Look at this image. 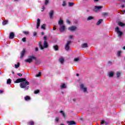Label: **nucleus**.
I'll use <instances>...</instances> for the list:
<instances>
[{"label": "nucleus", "mask_w": 125, "mask_h": 125, "mask_svg": "<svg viewBox=\"0 0 125 125\" xmlns=\"http://www.w3.org/2000/svg\"><path fill=\"white\" fill-rule=\"evenodd\" d=\"M15 83H21L20 84V87L21 88H24L25 90H27L29 89V82H26V79L25 78H20L17 79L16 81H15Z\"/></svg>", "instance_id": "1"}, {"label": "nucleus", "mask_w": 125, "mask_h": 125, "mask_svg": "<svg viewBox=\"0 0 125 125\" xmlns=\"http://www.w3.org/2000/svg\"><path fill=\"white\" fill-rule=\"evenodd\" d=\"M43 40H44V43H43V46H42V43H39V46L41 49H43V48H47L48 47V44L46 42V40H47V37L46 36H44L43 37Z\"/></svg>", "instance_id": "2"}, {"label": "nucleus", "mask_w": 125, "mask_h": 125, "mask_svg": "<svg viewBox=\"0 0 125 125\" xmlns=\"http://www.w3.org/2000/svg\"><path fill=\"white\" fill-rule=\"evenodd\" d=\"M59 25H60V32H64L66 30V26L64 25L62 20L61 18L60 19V21L58 22Z\"/></svg>", "instance_id": "3"}, {"label": "nucleus", "mask_w": 125, "mask_h": 125, "mask_svg": "<svg viewBox=\"0 0 125 125\" xmlns=\"http://www.w3.org/2000/svg\"><path fill=\"white\" fill-rule=\"evenodd\" d=\"M80 89L84 93H88V92L87 91V87L85 86V85H84V84L82 83L80 84Z\"/></svg>", "instance_id": "4"}, {"label": "nucleus", "mask_w": 125, "mask_h": 125, "mask_svg": "<svg viewBox=\"0 0 125 125\" xmlns=\"http://www.w3.org/2000/svg\"><path fill=\"white\" fill-rule=\"evenodd\" d=\"M115 32H117V34L118 35V37L120 38H121V37H122L123 35V32L120 31V28H119L118 27L115 28Z\"/></svg>", "instance_id": "5"}, {"label": "nucleus", "mask_w": 125, "mask_h": 125, "mask_svg": "<svg viewBox=\"0 0 125 125\" xmlns=\"http://www.w3.org/2000/svg\"><path fill=\"white\" fill-rule=\"evenodd\" d=\"M34 59H36V58L34 56H31L29 59L25 60V62L26 63H31Z\"/></svg>", "instance_id": "6"}, {"label": "nucleus", "mask_w": 125, "mask_h": 125, "mask_svg": "<svg viewBox=\"0 0 125 125\" xmlns=\"http://www.w3.org/2000/svg\"><path fill=\"white\" fill-rule=\"evenodd\" d=\"M103 7L102 6H95L93 10L95 12H98Z\"/></svg>", "instance_id": "7"}, {"label": "nucleus", "mask_w": 125, "mask_h": 125, "mask_svg": "<svg viewBox=\"0 0 125 125\" xmlns=\"http://www.w3.org/2000/svg\"><path fill=\"white\" fill-rule=\"evenodd\" d=\"M77 29L78 27L75 26H71L68 27L69 31H70L71 32H75V31H77Z\"/></svg>", "instance_id": "8"}, {"label": "nucleus", "mask_w": 125, "mask_h": 125, "mask_svg": "<svg viewBox=\"0 0 125 125\" xmlns=\"http://www.w3.org/2000/svg\"><path fill=\"white\" fill-rule=\"evenodd\" d=\"M71 42H72L71 41H68L66 44L65 45V50H69V49H70V44L71 43Z\"/></svg>", "instance_id": "9"}, {"label": "nucleus", "mask_w": 125, "mask_h": 125, "mask_svg": "<svg viewBox=\"0 0 125 125\" xmlns=\"http://www.w3.org/2000/svg\"><path fill=\"white\" fill-rule=\"evenodd\" d=\"M54 13V11H53V10H51L49 13V16H50V19H53V14Z\"/></svg>", "instance_id": "10"}, {"label": "nucleus", "mask_w": 125, "mask_h": 125, "mask_svg": "<svg viewBox=\"0 0 125 125\" xmlns=\"http://www.w3.org/2000/svg\"><path fill=\"white\" fill-rule=\"evenodd\" d=\"M25 52H26V51L25 49H23L21 53L20 58H23V57L25 55Z\"/></svg>", "instance_id": "11"}, {"label": "nucleus", "mask_w": 125, "mask_h": 125, "mask_svg": "<svg viewBox=\"0 0 125 125\" xmlns=\"http://www.w3.org/2000/svg\"><path fill=\"white\" fill-rule=\"evenodd\" d=\"M15 36V35L14 34V33L13 32H11L10 33V36H9V39H11V40H12V39L14 38V36Z\"/></svg>", "instance_id": "12"}, {"label": "nucleus", "mask_w": 125, "mask_h": 125, "mask_svg": "<svg viewBox=\"0 0 125 125\" xmlns=\"http://www.w3.org/2000/svg\"><path fill=\"white\" fill-rule=\"evenodd\" d=\"M82 47L83 48H85L86 47H88V44H87V43H84L82 44Z\"/></svg>", "instance_id": "13"}, {"label": "nucleus", "mask_w": 125, "mask_h": 125, "mask_svg": "<svg viewBox=\"0 0 125 125\" xmlns=\"http://www.w3.org/2000/svg\"><path fill=\"white\" fill-rule=\"evenodd\" d=\"M114 72H113V71H110V72H108V76L110 78H112V77L114 76Z\"/></svg>", "instance_id": "14"}, {"label": "nucleus", "mask_w": 125, "mask_h": 125, "mask_svg": "<svg viewBox=\"0 0 125 125\" xmlns=\"http://www.w3.org/2000/svg\"><path fill=\"white\" fill-rule=\"evenodd\" d=\"M40 25H41V20L39 19H38L37 20V29H39V27H40Z\"/></svg>", "instance_id": "15"}, {"label": "nucleus", "mask_w": 125, "mask_h": 125, "mask_svg": "<svg viewBox=\"0 0 125 125\" xmlns=\"http://www.w3.org/2000/svg\"><path fill=\"white\" fill-rule=\"evenodd\" d=\"M64 58H63L62 57H61L59 59V62H60L61 64H63V63H64Z\"/></svg>", "instance_id": "16"}, {"label": "nucleus", "mask_w": 125, "mask_h": 125, "mask_svg": "<svg viewBox=\"0 0 125 125\" xmlns=\"http://www.w3.org/2000/svg\"><path fill=\"white\" fill-rule=\"evenodd\" d=\"M67 123L68 125H76V122L74 121H67Z\"/></svg>", "instance_id": "17"}, {"label": "nucleus", "mask_w": 125, "mask_h": 125, "mask_svg": "<svg viewBox=\"0 0 125 125\" xmlns=\"http://www.w3.org/2000/svg\"><path fill=\"white\" fill-rule=\"evenodd\" d=\"M24 100H25V101H29V100H31V97L29 96H26L24 97Z\"/></svg>", "instance_id": "18"}, {"label": "nucleus", "mask_w": 125, "mask_h": 125, "mask_svg": "<svg viewBox=\"0 0 125 125\" xmlns=\"http://www.w3.org/2000/svg\"><path fill=\"white\" fill-rule=\"evenodd\" d=\"M118 25L119 26H120L121 27H123V26H125L124 23L121 21L118 22Z\"/></svg>", "instance_id": "19"}, {"label": "nucleus", "mask_w": 125, "mask_h": 125, "mask_svg": "<svg viewBox=\"0 0 125 125\" xmlns=\"http://www.w3.org/2000/svg\"><path fill=\"white\" fill-rule=\"evenodd\" d=\"M103 21V20L101 19L97 23V25H100V24H101V23H102V21Z\"/></svg>", "instance_id": "20"}, {"label": "nucleus", "mask_w": 125, "mask_h": 125, "mask_svg": "<svg viewBox=\"0 0 125 125\" xmlns=\"http://www.w3.org/2000/svg\"><path fill=\"white\" fill-rule=\"evenodd\" d=\"M20 66V63L19 62H18L17 64H15V67L16 69H18Z\"/></svg>", "instance_id": "21"}, {"label": "nucleus", "mask_w": 125, "mask_h": 125, "mask_svg": "<svg viewBox=\"0 0 125 125\" xmlns=\"http://www.w3.org/2000/svg\"><path fill=\"white\" fill-rule=\"evenodd\" d=\"M61 88H66V85L65 83H62L61 85Z\"/></svg>", "instance_id": "22"}, {"label": "nucleus", "mask_w": 125, "mask_h": 125, "mask_svg": "<svg viewBox=\"0 0 125 125\" xmlns=\"http://www.w3.org/2000/svg\"><path fill=\"white\" fill-rule=\"evenodd\" d=\"M92 19H94V18L93 17H92V16H89L87 18V20L88 21H89V20H92Z\"/></svg>", "instance_id": "23"}, {"label": "nucleus", "mask_w": 125, "mask_h": 125, "mask_svg": "<svg viewBox=\"0 0 125 125\" xmlns=\"http://www.w3.org/2000/svg\"><path fill=\"white\" fill-rule=\"evenodd\" d=\"M10 83H11V79H8L7 80V84H10Z\"/></svg>", "instance_id": "24"}, {"label": "nucleus", "mask_w": 125, "mask_h": 125, "mask_svg": "<svg viewBox=\"0 0 125 125\" xmlns=\"http://www.w3.org/2000/svg\"><path fill=\"white\" fill-rule=\"evenodd\" d=\"M60 113H61V114L62 115V116L63 117V118H65V117H66V115H65V113H64L63 111H60Z\"/></svg>", "instance_id": "25"}, {"label": "nucleus", "mask_w": 125, "mask_h": 125, "mask_svg": "<svg viewBox=\"0 0 125 125\" xmlns=\"http://www.w3.org/2000/svg\"><path fill=\"white\" fill-rule=\"evenodd\" d=\"M116 75L117 78H120V77H121V72L118 71L116 73Z\"/></svg>", "instance_id": "26"}, {"label": "nucleus", "mask_w": 125, "mask_h": 125, "mask_svg": "<svg viewBox=\"0 0 125 125\" xmlns=\"http://www.w3.org/2000/svg\"><path fill=\"white\" fill-rule=\"evenodd\" d=\"M45 24H43L41 26V29H42L43 30H45Z\"/></svg>", "instance_id": "27"}, {"label": "nucleus", "mask_w": 125, "mask_h": 125, "mask_svg": "<svg viewBox=\"0 0 125 125\" xmlns=\"http://www.w3.org/2000/svg\"><path fill=\"white\" fill-rule=\"evenodd\" d=\"M74 4H75L73 2H69L68 3V5H69V6H73V5H74Z\"/></svg>", "instance_id": "28"}, {"label": "nucleus", "mask_w": 125, "mask_h": 125, "mask_svg": "<svg viewBox=\"0 0 125 125\" xmlns=\"http://www.w3.org/2000/svg\"><path fill=\"white\" fill-rule=\"evenodd\" d=\"M54 48L55 50H58V46L54 45Z\"/></svg>", "instance_id": "29"}, {"label": "nucleus", "mask_w": 125, "mask_h": 125, "mask_svg": "<svg viewBox=\"0 0 125 125\" xmlns=\"http://www.w3.org/2000/svg\"><path fill=\"white\" fill-rule=\"evenodd\" d=\"M121 53H122V51H118L117 52V55L118 56H121Z\"/></svg>", "instance_id": "30"}, {"label": "nucleus", "mask_w": 125, "mask_h": 125, "mask_svg": "<svg viewBox=\"0 0 125 125\" xmlns=\"http://www.w3.org/2000/svg\"><path fill=\"white\" fill-rule=\"evenodd\" d=\"M41 75H42V74L41 73V72H39L38 74L36 75V77L37 78H39V77H41Z\"/></svg>", "instance_id": "31"}, {"label": "nucleus", "mask_w": 125, "mask_h": 125, "mask_svg": "<svg viewBox=\"0 0 125 125\" xmlns=\"http://www.w3.org/2000/svg\"><path fill=\"white\" fill-rule=\"evenodd\" d=\"M7 24V21H5L2 22V25H6Z\"/></svg>", "instance_id": "32"}, {"label": "nucleus", "mask_w": 125, "mask_h": 125, "mask_svg": "<svg viewBox=\"0 0 125 125\" xmlns=\"http://www.w3.org/2000/svg\"><path fill=\"white\" fill-rule=\"evenodd\" d=\"M79 60H80V59L79 58H75L74 60L75 62H78V61H79Z\"/></svg>", "instance_id": "33"}, {"label": "nucleus", "mask_w": 125, "mask_h": 125, "mask_svg": "<svg viewBox=\"0 0 125 125\" xmlns=\"http://www.w3.org/2000/svg\"><path fill=\"white\" fill-rule=\"evenodd\" d=\"M69 39H70V40H72V39H74V35L69 36Z\"/></svg>", "instance_id": "34"}, {"label": "nucleus", "mask_w": 125, "mask_h": 125, "mask_svg": "<svg viewBox=\"0 0 125 125\" xmlns=\"http://www.w3.org/2000/svg\"><path fill=\"white\" fill-rule=\"evenodd\" d=\"M104 124H105L106 125V122H105L104 120H102L101 122V125H104Z\"/></svg>", "instance_id": "35"}, {"label": "nucleus", "mask_w": 125, "mask_h": 125, "mask_svg": "<svg viewBox=\"0 0 125 125\" xmlns=\"http://www.w3.org/2000/svg\"><path fill=\"white\" fill-rule=\"evenodd\" d=\"M39 92H40V90H36V91H34V93L35 94H37L39 93Z\"/></svg>", "instance_id": "36"}, {"label": "nucleus", "mask_w": 125, "mask_h": 125, "mask_svg": "<svg viewBox=\"0 0 125 125\" xmlns=\"http://www.w3.org/2000/svg\"><path fill=\"white\" fill-rule=\"evenodd\" d=\"M55 121L56 122H57V123H58V122L59 121V118L58 117H56Z\"/></svg>", "instance_id": "37"}, {"label": "nucleus", "mask_w": 125, "mask_h": 125, "mask_svg": "<svg viewBox=\"0 0 125 125\" xmlns=\"http://www.w3.org/2000/svg\"><path fill=\"white\" fill-rule=\"evenodd\" d=\"M66 5V1H63L62 2V6H65Z\"/></svg>", "instance_id": "38"}, {"label": "nucleus", "mask_w": 125, "mask_h": 125, "mask_svg": "<svg viewBox=\"0 0 125 125\" xmlns=\"http://www.w3.org/2000/svg\"><path fill=\"white\" fill-rule=\"evenodd\" d=\"M30 125H34V123L33 121H30L29 122Z\"/></svg>", "instance_id": "39"}, {"label": "nucleus", "mask_w": 125, "mask_h": 125, "mask_svg": "<svg viewBox=\"0 0 125 125\" xmlns=\"http://www.w3.org/2000/svg\"><path fill=\"white\" fill-rule=\"evenodd\" d=\"M49 1L48 0H45V4L46 5V4H47V3H48Z\"/></svg>", "instance_id": "40"}, {"label": "nucleus", "mask_w": 125, "mask_h": 125, "mask_svg": "<svg viewBox=\"0 0 125 125\" xmlns=\"http://www.w3.org/2000/svg\"><path fill=\"white\" fill-rule=\"evenodd\" d=\"M23 34H24L25 35H28L29 34V32H26V31H24L23 32Z\"/></svg>", "instance_id": "41"}, {"label": "nucleus", "mask_w": 125, "mask_h": 125, "mask_svg": "<svg viewBox=\"0 0 125 125\" xmlns=\"http://www.w3.org/2000/svg\"><path fill=\"white\" fill-rule=\"evenodd\" d=\"M22 41L24 42H26V38H22Z\"/></svg>", "instance_id": "42"}, {"label": "nucleus", "mask_w": 125, "mask_h": 125, "mask_svg": "<svg viewBox=\"0 0 125 125\" xmlns=\"http://www.w3.org/2000/svg\"><path fill=\"white\" fill-rule=\"evenodd\" d=\"M33 36L35 37V36H37V32H35L33 33Z\"/></svg>", "instance_id": "43"}, {"label": "nucleus", "mask_w": 125, "mask_h": 125, "mask_svg": "<svg viewBox=\"0 0 125 125\" xmlns=\"http://www.w3.org/2000/svg\"><path fill=\"white\" fill-rule=\"evenodd\" d=\"M3 90H0V94H1V93H3Z\"/></svg>", "instance_id": "44"}, {"label": "nucleus", "mask_w": 125, "mask_h": 125, "mask_svg": "<svg viewBox=\"0 0 125 125\" xmlns=\"http://www.w3.org/2000/svg\"><path fill=\"white\" fill-rule=\"evenodd\" d=\"M53 30V31H55V30H56V27H55V25L54 26Z\"/></svg>", "instance_id": "45"}, {"label": "nucleus", "mask_w": 125, "mask_h": 125, "mask_svg": "<svg viewBox=\"0 0 125 125\" xmlns=\"http://www.w3.org/2000/svg\"><path fill=\"white\" fill-rule=\"evenodd\" d=\"M66 22L67 23V24H70V23H71V22H70V21H69V20H67V21H66Z\"/></svg>", "instance_id": "46"}, {"label": "nucleus", "mask_w": 125, "mask_h": 125, "mask_svg": "<svg viewBox=\"0 0 125 125\" xmlns=\"http://www.w3.org/2000/svg\"><path fill=\"white\" fill-rule=\"evenodd\" d=\"M18 76H19V77H22V74L21 73H19L18 74Z\"/></svg>", "instance_id": "47"}, {"label": "nucleus", "mask_w": 125, "mask_h": 125, "mask_svg": "<svg viewBox=\"0 0 125 125\" xmlns=\"http://www.w3.org/2000/svg\"><path fill=\"white\" fill-rule=\"evenodd\" d=\"M35 50H36V51H38V50H39V48L38 47H36L35 48Z\"/></svg>", "instance_id": "48"}, {"label": "nucleus", "mask_w": 125, "mask_h": 125, "mask_svg": "<svg viewBox=\"0 0 125 125\" xmlns=\"http://www.w3.org/2000/svg\"><path fill=\"white\" fill-rule=\"evenodd\" d=\"M72 100H73V101L74 102H75V101H77V99H73Z\"/></svg>", "instance_id": "49"}, {"label": "nucleus", "mask_w": 125, "mask_h": 125, "mask_svg": "<svg viewBox=\"0 0 125 125\" xmlns=\"http://www.w3.org/2000/svg\"><path fill=\"white\" fill-rule=\"evenodd\" d=\"M42 11H43V10H44V6H42Z\"/></svg>", "instance_id": "50"}, {"label": "nucleus", "mask_w": 125, "mask_h": 125, "mask_svg": "<svg viewBox=\"0 0 125 125\" xmlns=\"http://www.w3.org/2000/svg\"><path fill=\"white\" fill-rule=\"evenodd\" d=\"M41 34H42V35H44V32H42V33H41Z\"/></svg>", "instance_id": "51"}, {"label": "nucleus", "mask_w": 125, "mask_h": 125, "mask_svg": "<svg viewBox=\"0 0 125 125\" xmlns=\"http://www.w3.org/2000/svg\"><path fill=\"white\" fill-rule=\"evenodd\" d=\"M79 74H76V76H77V77H79Z\"/></svg>", "instance_id": "52"}, {"label": "nucleus", "mask_w": 125, "mask_h": 125, "mask_svg": "<svg viewBox=\"0 0 125 125\" xmlns=\"http://www.w3.org/2000/svg\"><path fill=\"white\" fill-rule=\"evenodd\" d=\"M94 1H98V0H94Z\"/></svg>", "instance_id": "53"}, {"label": "nucleus", "mask_w": 125, "mask_h": 125, "mask_svg": "<svg viewBox=\"0 0 125 125\" xmlns=\"http://www.w3.org/2000/svg\"><path fill=\"white\" fill-rule=\"evenodd\" d=\"M123 49H125V46H124L123 47Z\"/></svg>", "instance_id": "54"}, {"label": "nucleus", "mask_w": 125, "mask_h": 125, "mask_svg": "<svg viewBox=\"0 0 125 125\" xmlns=\"http://www.w3.org/2000/svg\"><path fill=\"white\" fill-rule=\"evenodd\" d=\"M62 94H64V93H63V92H62Z\"/></svg>", "instance_id": "55"}, {"label": "nucleus", "mask_w": 125, "mask_h": 125, "mask_svg": "<svg viewBox=\"0 0 125 125\" xmlns=\"http://www.w3.org/2000/svg\"><path fill=\"white\" fill-rule=\"evenodd\" d=\"M124 12H125V10H124Z\"/></svg>", "instance_id": "56"}, {"label": "nucleus", "mask_w": 125, "mask_h": 125, "mask_svg": "<svg viewBox=\"0 0 125 125\" xmlns=\"http://www.w3.org/2000/svg\"><path fill=\"white\" fill-rule=\"evenodd\" d=\"M122 7H124V6H122Z\"/></svg>", "instance_id": "57"}, {"label": "nucleus", "mask_w": 125, "mask_h": 125, "mask_svg": "<svg viewBox=\"0 0 125 125\" xmlns=\"http://www.w3.org/2000/svg\"><path fill=\"white\" fill-rule=\"evenodd\" d=\"M108 63H111V62H109Z\"/></svg>", "instance_id": "58"}]
</instances>
